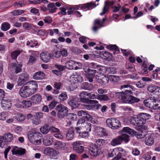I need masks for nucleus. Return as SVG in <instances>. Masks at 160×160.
I'll return each instance as SVG.
<instances>
[{"instance_id":"aec40b11","label":"nucleus","mask_w":160,"mask_h":160,"mask_svg":"<svg viewBox=\"0 0 160 160\" xmlns=\"http://www.w3.org/2000/svg\"><path fill=\"white\" fill-rule=\"evenodd\" d=\"M43 144L45 146L51 145L53 141V138L52 136L50 134H47L45 136L43 140Z\"/></svg>"},{"instance_id":"6e6552de","label":"nucleus","mask_w":160,"mask_h":160,"mask_svg":"<svg viewBox=\"0 0 160 160\" xmlns=\"http://www.w3.org/2000/svg\"><path fill=\"white\" fill-rule=\"evenodd\" d=\"M82 145V141H77L74 142L72 144L73 150L77 153H82L83 152L84 149V147Z\"/></svg>"},{"instance_id":"f3484780","label":"nucleus","mask_w":160,"mask_h":160,"mask_svg":"<svg viewBox=\"0 0 160 160\" xmlns=\"http://www.w3.org/2000/svg\"><path fill=\"white\" fill-rule=\"evenodd\" d=\"M95 78L97 81L102 85H105L109 82L108 77L104 75L101 76L96 75Z\"/></svg>"},{"instance_id":"f704fd0d","label":"nucleus","mask_w":160,"mask_h":160,"mask_svg":"<svg viewBox=\"0 0 160 160\" xmlns=\"http://www.w3.org/2000/svg\"><path fill=\"white\" fill-rule=\"evenodd\" d=\"M122 132L123 133H128L131 136H134V133H136V131L128 127L123 128L122 130Z\"/></svg>"},{"instance_id":"473e14b6","label":"nucleus","mask_w":160,"mask_h":160,"mask_svg":"<svg viewBox=\"0 0 160 160\" xmlns=\"http://www.w3.org/2000/svg\"><path fill=\"white\" fill-rule=\"evenodd\" d=\"M4 140L7 142H11L13 139L12 134L10 132H7L4 134L3 136Z\"/></svg>"},{"instance_id":"2eb2a0df","label":"nucleus","mask_w":160,"mask_h":160,"mask_svg":"<svg viewBox=\"0 0 160 160\" xmlns=\"http://www.w3.org/2000/svg\"><path fill=\"white\" fill-rule=\"evenodd\" d=\"M29 78V76L27 73H22L19 74L17 81L18 85L22 86L28 80Z\"/></svg>"},{"instance_id":"2f4dec72","label":"nucleus","mask_w":160,"mask_h":160,"mask_svg":"<svg viewBox=\"0 0 160 160\" xmlns=\"http://www.w3.org/2000/svg\"><path fill=\"white\" fill-rule=\"evenodd\" d=\"M107 67L104 66L99 65L97 69V75L99 76L103 75L106 73Z\"/></svg>"},{"instance_id":"ea45409f","label":"nucleus","mask_w":160,"mask_h":160,"mask_svg":"<svg viewBox=\"0 0 160 160\" xmlns=\"http://www.w3.org/2000/svg\"><path fill=\"white\" fill-rule=\"evenodd\" d=\"M47 7L48 8V10L51 13H54L57 9L54 3H49Z\"/></svg>"},{"instance_id":"0e129e2a","label":"nucleus","mask_w":160,"mask_h":160,"mask_svg":"<svg viewBox=\"0 0 160 160\" xmlns=\"http://www.w3.org/2000/svg\"><path fill=\"white\" fill-rule=\"evenodd\" d=\"M76 78V73L73 74L70 77V81L74 83H76L77 82Z\"/></svg>"},{"instance_id":"f257e3e1","label":"nucleus","mask_w":160,"mask_h":160,"mask_svg":"<svg viewBox=\"0 0 160 160\" xmlns=\"http://www.w3.org/2000/svg\"><path fill=\"white\" fill-rule=\"evenodd\" d=\"M116 94L117 98L123 103L132 104L140 101L139 99L125 92L123 93V92H117Z\"/></svg>"},{"instance_id":"9b49d317","label":"nucleus","mask_w":160,"mask_h":160,"mask_svg":"<svg viewBox=\"0 0 160 160\" xmlns=\"http://www.w3.org/2000/svg\"><path fill=\"white\" fill-rule=\"evenodd\" d=\"M150 118V115L146 113H141L137 116V122H138V126H141L146 122L147 120Z\"/></svg>"},{"instance_id":"f8f14e48","label":"nucleus","mask_w":160,"mask_h":160,"mask_svg":"<svg viewBox=\"0 0 160 160\" xmlns=\"http://www.w3.org/2000/svg\"><path fill=\"white\" fill-rule=\"evenodd\" d=\"M68 103L73 108H78L80 105L78 98L75 96H71L68 100Z\"/></svg>"},{"instance_id":"a878e982","label":"nucleus","mask_w":160,"mask_h":160,"mask_svg":"<svg viewBox=\"0 0 160 160\" xmlns=\"http://www.w3.org/2000/svg\"><path fill=\"white\" fill-rule=\"evenodd\" d=\"M77 64H81V63L77 62L73 60H70L67 62L65 63L66 66L68 67V68L70 69H73L78 67Z\"/></svg>"},{"instance_id":"4be33fe9","label":"nucleus","mask_w":160,"mask_h":160,"mask_svg":"<svg viewBox=\"0 0 160 160\" xmlns=\"http://www.w3.org/2000/svg\"><path fill=\"white\" fill-rule=\"evenodd\" d=\"M32 103L35 104H39L42 100V96L39 94H36L32 96L31 98Z\"/></svg>"},{"instance_id":"79ce46f5","label":"nucleus","mask_w":160,"mask_h":160,"mask_svg":"<svg viewBox=\"0 0 160 160\" xmlns=\"http://www.w3.org/2000/svg\"><path fill=\"white\" fill-rule=\"evenodd\" d=\"M22 51L19 49H17L11 53V55L12 59H15L20 54Z\"/></svg>"},{"instance_id":"6e6d98bb","label":"nucleus","mask_w":160,"mask_h":160,"mask_svg":"<svg viewBox=\"0 0 160 160\" xmlns=\"http://www.w3.org/2000/svg\"><path fill=\"white\" fill-rule=\"evenodd\" d=\"M32 102L29 101H23L22 102V105L23 108H28L31 106Z\"/></svg>"},{"instance_id":"423d86ee","label":"nucleus","mask_w":160,"mask_h":160,"mask_svg":"<svg viewBox=\"0 0 160 160\" xmlns=\"http://www.w3.org/2000/svg\"><path fill=\"white\" fill-rule=\"evenodd\" d=\"M122 154V155L125 156V151L123 148L120 147L116 148L109 153V155L110 157H112L116 156L118 159L121 157Z\"/></svg>"},{"instance_id":"052dcab7","label":"nucleus","mask_w":160,"mask_h":160,"mask_svg":"<svg viewBox=\"0 0 160 160\" xmlns=\"http://www.w3.org/2000/svg\"><path fill=\"white\" fill-rule=\"evenodd\" d=\"M53 136L56 138L61 140L63 139L64 138V136L62 135L60 131L55 133Z\"/></svg>"},{"instance_id":"6ab92c4d","label":"nucleus","mask_w":160,"mask_h":160,"mask_svg":"<svg viewBox=\"0 0 160 160\" xmlns=\"http://www.w3.org/2000/svg\"><path fill=\"white\" fill-rule=\"evenodd\" d=\"M91 94V93H89L86 91L81 92L79 95L80 101L83 103H87L89 101V98H86L87 96H88Z\"/></svg>"},{"instance_id":"c03bdc74","label":"nucleus","mask_w":160,"mask_h":160,"mask_svg":"<svg viewBox=\"0 0 160 160\" xmlns=\"http://www.w3.org/2000/svg\"><path fill=\"white\" fill-rule=\"evenodd\" d=\"M10 24L8 22H4L1 25V29L3 31H6L10 28Z\"/></svg>"},{"instance_id":"9d476101","label":"nucleus","mask_w":160,"mask_h":160,"mask_svg":"<svg viewBox=\"0 0 160 160\" xmlns=\"http://www.w3.org/2000/svg\"><path fill=\"white\" fill-rule=\"evenodd\" d=\"M25 85L32 94L34 93L38 89V84L36 81L31 80L28 82Z\"/></svg>"},{"instance_id":"49530a36","label":"nucleus","mask_w":160,"mask_h":160,"mask_svg":"<svg viewBox=\"0 0 160 160\" xmlns=\"http://www.w3.org/2000/svg\"><path fill=\"white\" fill-rule=\"evenodd\" d=\"M152 108L153 110H158L160 108V102L154 99Z\"/></svg>"},{"instance_id":"5701e85b","label":"nucleus","mask_w":160,"mask_h":160,"mask_svg":"<svg viewBox=\"0 0 160 160\" xmlns=\"http://www.w3.org/2000/svg\"><path fill=\"white\" fill-rule=\"evenodd\" d=\"M98 102L96 100H89V101L85 103L88 104L84 105L85 108L88 110H94L95 109V105L94 104L96 103H98Z\"/></svg>"},{"instance_id":"37998d69","label":"nucleus","mask_w":160,"mask_h":160,"mask_svg":"<svg viewBox=\"0 0 160 160\" xmlns=\"http://www.w3.org/2000/svg\"><path fill=\"white\" fill-rule=\"evenodd\" d=\"M74 132L73 130H69L66 135V137L68 140H71L74 138Z\"/></svg>"},{"instance_id":"72a5a7b5","label":"nucleus","mask_w":160,"mask_h":160,"mask_svg":"<svg viewBox=\"0 0 160 160\" xmlns=\"http://www.w3.org/2000/svg\"><path fill=\"white\" fill-rule=\"evenodd\" d=\"M159 87L155 85H150L148 87V90L149 92L153 94L157 95V94L158 93V89H159L158 88Z\"/></svg>"},{"instance_id":"de8ad7c7","label":"nucleus","mask_w":160,"mask_h":160,"mask_svg":"<svg viewBox=\"0 0 160 160\" xmlns=\"http://www.w3.org/2000/svg\"><path fill=\"white\" fill-rule=\"evenodd\" d=\"M134 135L136 136L138 139H141L146 137V134L144 132H137L136 131Z\"/></svg>"},{"instance_id":"a19ab883","label":"nucleus","mask_w":160,"mask_h":160,"mask_svg":"<svg viewBox=\"0 0 160 160\" xmlns=\"http://www.w3.org/2000/svg\"><path fill=\"white\" fill-rule=\"evenodd\" d=\"M81 87L84 89L90 90H92L93 86L91 84L84 82L82 83Z\"/></svg>"},{"instance_id":"69168bd1","label":"nucleus","mask_w":160,"mask_h":160,"mask_svg":"<svg viewBox=\"0 0 160 160\" xmlns=\"http://www.w3.org/2000/svg\"><path fill=\"white\" fill-rule=\"evenodd\" d=\"M130 123L133 125H138V122H137L138 119L137 117L133 118H131L130 119Z\"/></svg>"},{"instance_id":"e2e57ef3","label":"nucleus","mask_w":160,"mask_h":160,"mask_svg":"<svg viewBox=\"0 0 160 160\" xmlns=\"http://www.w3.org/2000/svg\"><path fill=\"white\" fill-rule=\"evenodd\" d=\"M6 142H7L5 141L2 136H0V148H4L5 146Z\"/></svg>"},{"instance_id":"4c0bfd02","label":"nucleus","mask_w":160,"mask_h":160,"mask_svg":"<svg viewBox=\"0 0 160 160\" xmlns=\"http://www.w3.org/2000/svg\"><path fill=\"white\" fill-rule=\"evenodd\" d=\"M100 55L105 60H108L112 56V55L110 53L105 51L101 52Z\"/></svg>"},{"instance_id":"b1692460","label":"nucleus","mask_w":160,"mask_h":160,"mask_svg":"<svg viewBox=\"0 0 160 160\" xmlns=\"http://www.w3.org/2000/svg\"><path fill=\"white\" fill-rule=\"evenodd\" d=\"M98 4L96 5L94 2H91L85 4H81V9L84 10L86 9H88V10L92 9L95 7Z\"/></svg>"},{"instance_id":"774afa93","label":"nucleus","mask_w":160,"mask_h":160,"mask_svg":"<svg viewBox=\"0 0 160 160\" xmlns=\"http://www.w3.org/2000/svg\"><path fill=\"white\" fill-rule=\"evenodd\" d=\"M15 5L18 6V7H21L25 5L26 3L23 1L16 2H14Z\"/></svg>"},{"instance_id":"cd10ccee","label":"nucleus","mask_w":160,"mask_h":160,"mask_svg":"<svg viewBox=\"0 0 160 160\" xmlns=\"http://www.w3.org/2000/svg\"><path fill=\"white\" fill-rule=\"evenodd\" d=\"M33 76L34 79L41 80L45 78V74L43 72L39 71L35 73Z\"/></svg>"},{"instance_id":"7c9ffc66","label":"nucleus","mask_w":160,"mask_h":160,"mask_svg":"<svg viewBox=\"0 0 160 160\" xmlns=\"http://www.w3.org/2000/svg\"><path fill=\"white\" fill-rule=\"evenodd\" d=\"M114 3V2H105L102 10V12L100 14L101 15H102L106 13L108 11L109 5H113Z\"/></svg>"},{"instance_id":"bf43d9fd","label":"nucleus","mask_w":160,"mask_h":160,"mask_svg":"<svg viewBox=\"0 0 160 160\" xmlns=\"http://www.w3.org/2000/svg\"><path fill=\"white\" fill-rule=\"evenodd\" d=\"M25 11L23 10H15L12 12V13L14 16H17L24 13Z\"/></svg>"},{"instance_id":"4d7b16f0","label":"nucleus","mask_w":160,"mask_h":160,"mask_svg":"<svg viewBox=\"0 0 160 160\" xmlns=\"http://www.w3.org/2000/svg\"><path fill=\"white\" fill-rule=\"evenodd\" d=\"M67 118L69 120H75L77 118V115L73 113H69L67 115Z\"/></svg>"},{"instance_id":"864d4df0","label":"nucleus","mask_w":160,"mask_h":160,"mask_svg":"<svg viewBox=\"0 0 160 160\" xmlns=\"http://www.w3.org/2000/svg\"><path fill=\"white\" fill-rule=\"evenodd\" d=\"M8 116V113L6 112H3L0 113V120H5Z\"/></svg>"},{"instance_id":"1a4fd4ad","label":"nucleus","mask_w":160,"mask_h":160,"mask_svg":"<svg viewBox=\"0 0 160 160\" xmlns=\"http://www.w3.org/2000/svg\"><path fill=\"white\" fill-rule=\"evenodd\" d=\"M43 153L51 158L54 159L58 154V152L52 148L48 147L44 149Z\"/></svg>"},{"instance_id":"c85d7f7f","label":"nucleus","mask_w":160,"mask_h":160,"mask_svg":"<svg viewBox=\"0 0 160 160\" xmlns=\"http://www.w3.org/2000/svg\"><path fill=\"white\" fill-rule=\"evenodd\" d=\"M66 143L60 141H57L54 144V146L56 148L58 149H64L66 146Z\"/></svg>"},{"instance_id":"c9c22d12","label":"nucleus","mask_w":160,"mask_h":160,"mask_svg":"<svg viewBox=\"0 0 160 160\" xmlns=\"http://www.w3.org/2000/svg\"><path fill=\"white\" fill-rule=\"evenodd\" d=\"M154 99L153 98L146 99L144 101V103L146 107L152 109L153 105Z\"/></svg>"},{"instance_id":"e433bc0d","label":"nucleus","mask_w":160,"mask_h":160,"mask_svg":"<svg viewBox=\"0 0 160 160\" xmlns=\"http://www.w3.org/2000/svg\"><path fill=\"white\" fill-rule=\"evenodd\" d=\"M154 142L153 137L150 135H148L145 138V143L147 145H151L154 143Z\"/></svg>"},{"instance_id":"338daca9","label":"nucleus","mask_w":160,"mask_h":160,"mask_svg":"<svg viewBox=\"0 0 160 160\" xmlns=\"http://www.w3.org/2000/svg\"><path fill=\"white\" fill-rule=\"evenodd\" d=\"M36 60V58L35 56L30 55L29 58V61L28 62V64H32L34 63Z\"/></svg>"},{"instance_id":"5fc2aeb1","label":"nucleus","mask_w":160,"mask_h":160,"mask_svg":"<svg viewBox=\"0 0 160 160\" xmlns=\"http://www.w3.org/2000/svg\"><path fill=\"white\" fill-rule=\"evenodd\" d=\"M15 118L18 121L22 122L25 119V117L22 114L19 113L17 114Z\"/></svg>"},{"instance_id":"20e7f679","label":"nucleus","mask_w":160,"mask_h":160,"mask_svg":"<svg viewBox=\"0 0 160 160\" xmlns=\"http://www.w3.org/2000/svg\"><path fill=\"white\" fill-rule=\"evenodd\" d=\"M129 140V135L125 133L113 139L111 142V144L112 146H115L121 144L122 141H124L126 143H127Z\"/></svg>"},{"instance_id":"13d9d810","label":"nucleus","mask_w":160,"mask_h":160,"mask_svg":"<svg viewBox=\"0 0 160 160\" xmlns=\"http://www.w3.org/2000/svg\"><path fill=\"white\" fill-rule=\"evenodd\" d=\"M89 132L87 131H85L84 132H79L78 133H79V136L82 138H86L89 136Z\"/></svg>"},{"instance_id":"0eeeda50","label":"nucleus","mask_w":160,"mask_h":160,"mask_svg":"<svg viewBox=\"0 0 160 160\" xmlns=\"http://www.w3.org/2000/svg\"><path fill=\"white\" fill-rule=\"evenodd\" d=\"M56 109L58 111V116L59 118H63L68 114V108L62 104H59L57 106Z\"/></svg>"},{"instance_id":"a18cd8bd","label":"nucleus","mask_w":160,"mask_h":160,"mask_svg":"<svg viewBox=\"0 0 160 160\" xmlns=\"http://www.w3.org/2000/svg\"><path fill=\"white\" fill-rule=\"evenodd\" d=\"M97 130L98 134L101 136H106L107 135L106 130L104 128L100 127H97Z\"/></svg>"},{"instance_id":"58836bf2","label":"nucleus","mask_w":160,"mask_h":160,"mask_svg":"<svg viewBox=\"0 0 160 160\" xmlns=\"http://www.w3.org/2000/svg\"><path fill=\"white\" fill-rule=\"evenodd\" d=\"M50 127L47 124H45L40 128L41 132L42 134H46L50 131Z\"/></svg>"},{"instance_id":"4468645a","label":"nucleus","mask_w":160,"mask_h":160,"mask_svg":"<svg viewBox=\"0 0 160 160\" xmlns=\"http://www.w3.org/2000/svg\"><path fill=\"white\" fill-rule=\"evenodd\" d=\"M19 94L22 98H26L32 94L25 85L22 87L19 90Z\"/></svg>"},{"instance_id":"680f3d73","label":"nucleus","mask_w":160,"mask_h":160,"mask_svg":"<svg viewBox=\"0 0 160 160\" xmlns=\"http://www.w3.org/2000/svg\"><path fill=\"white\" fill-rule=\"evenodd\" d=\"M55 67L61 72L64 70L66 67L65 66L58 64H55Z\"/></svg>"},{"instance_id":"c756f323","label":"nucleus","mask_w":160,"mask_h":160,"mask_svg":"<svg viewBox=\"0 0 160 160\" xmlns=\"http://www.w3.org/2000/svg\"><path fill=\"white\" fill-rule=\"evenodd\" d=\"M112 94L108 96L107 94L98 95H97V99L100 101H108L111 100V96Z\"/></svg>"},{"instance_id":"3c124183","label":"nucleus","mask_w":160,"mask_h":160,"mask_svg":"<svg viewBox=\"0 0 160 160\" xmlns=\"http://www.w3.org/2000/svg\"><path fill=\"white\" fill-rule=\"evenodd\" d=\"M35 26L28 22H25L23 24V27L24 29L27 30H29L32 29Z\"/></svg>"},{"instance_id":"f03ea898","label":"nucleus","mask_w":160,"mask_h":160,"mask_svg":"<svg viewBox=\"0 0 160 160\" xmlns=\"http://www.w3.org/2000/svg\"><path fill=\"white\" fill-rule=\"evenodd\" d=\"M42 136L41 133L36 131L34 129L30 131L28 135V138L30 142L35 145H39L41 143Z\"/></svg>"},{"instance_id":"bb28decb","label":"nucleus","mask_w":160,"mask_h":160,"mask_svg":"<svg viewBox=\"0 0 160 160\" xmlns=\"http://www.w3.org/2000/svg\"><path fill=\"white\" fill-rule=\"evenodd\" d=\"M78 115L79 116H82L87 120H90L92 117L87 112L84 110H80L78 112Z\"/></svg>"},{"instance_id":"8fccbe9b","label":"nucleus","mask_w":160,"mask_h":160,"mask_svg":"<svg viewBox=\"0 0 160 160\" xmlns=\"http://www.w3.org/2000/svg\"><path fill=\"white\" fill-rule=\"evenodd\" d=\"M58 98L61 101H63L68 99V96L66 92H62L58 96Z\"/></svg>"},{"instance_id":"412c9836","label":"nucleus","mask_w":160,"mask_h":160,"mask_svg":"<svg viewBox=\"0 0 160 160\" xmlns=\"http://www.w3.org/2000/svg\"><path fill=\"white\" fill-rule=\"evenodd\" d=\"M52 55L47 52H42L40 54V57L42 60L45 62H48L50 60Z\"/></svg>"},{"instance_id":"dca6fc26","label":"nucleus","mask_w":160,"mask_h":160,"mask_svg":"<svg viewBox=\"0 0 160 160\" xmlns=\"http://www.w3.org/2000/svg\"><path fill=\"white\" fill-rule=\"evenodd\" d=\"M106 20V19L105 18H103L102 21L99 19H95L94 22V25L92 28L93 31L96 32L98 29L103 27L104 22Z\"/></svg>"},{"instance_id":"7ed1b4c3","label":"nucleus","mask_w":160,"mask_h":160,"mask_svg":"<svg viewBox=\"0 0 160 160\" xmlns=\"http://www.w3.org/2000/svg\"><path fill=\"white\" fill-rule=\"evenodd\" d=\"M78 126L76 128V130L78 132L81 130L90 132L91 129V124L89 122H85L83 118H81L79 120L77 123Z\"/></svg>"},{"instance_id":"ddd939ff","label":"nucleus","mask_w":160,"mask_h":160,"mask_svg":"<svg viewBox=\"0 0 160 160\" xmlns=\"http://www.w3.org/2000/svg\"><path fill=\"white\" fill-rule=\"evenodd\" d=\"M22 65L18 62L12 63L9 66L10 69L12 72H14L16 73H18L22 71Z\"/></svg>"},{"instance_id":"603ef678","label":"nucleus","mask_w":160,"mask_h":160,"mask_svg":"<svg viewBox=\"0 0 160 160\" xmlns=\"http://www.w3.org/2000/svg\"><path fill=\"white\" fill-rule=\"evenodd\" d=\"M109 81L113 82H117L119 80V77L118 76L115 75H110L108 77Z\"/></svg>"},{"instance_id":"a211bd4d","label":"nucleus","mask_w":160,"mask_h":160,"mask_svg":"<svg viewBox=\"0 0 160 160\" xmlns=\"http://www.w3.org/2000/svg\"><path fill=\"white\" fill-rule=\"evenodd\" d=\"M1 105L3 109L6 110L11 107L12 103L10 99L5 98L2 99Z\"/></svg>"},{"instance_id":"09e8293b","label":"nucleus","mask_w":160,"mask_h":160,"mask_svg":"<svg viewBox=\"0 0 160 160\" xmlns=\"http://www.w3.org/2000/svg\"><path fill=\"white\" fill-rule=\"evenodd\" d=\"M117 71L115 68L112 67H107L106 74H114Z\"/></svg>"},{"instance_id":"393cba45","label":"nucleus","mask_w":160,"mask_h":160,"mask_svg":"<svg viewBox=\"0 0 160 160\" xmlns=\"http://www.w3.org/2000/svg\"><path fill=\"white\" fill-rule=\"evenodd\" d=\"M89 152L92 156L96 157L100 154L101 150L99 148L94 146L89 149Z\"/></svg>"},{"instance_id":"39448f33","label":"nucleus","mask_w":160,"mask_h":160,"mask_svg":"<svg viewBox=\"0 0 160 160\" xmlns=\"http://www.w3.org/2000/svg\"><path fill=\"white\" fill-rule=\"evenodd\" d=\"M106 123L108 127L114 130L118 129L121 125L119 121L115 118H110L107 119Z\"/></svg>"}]
</instances>
